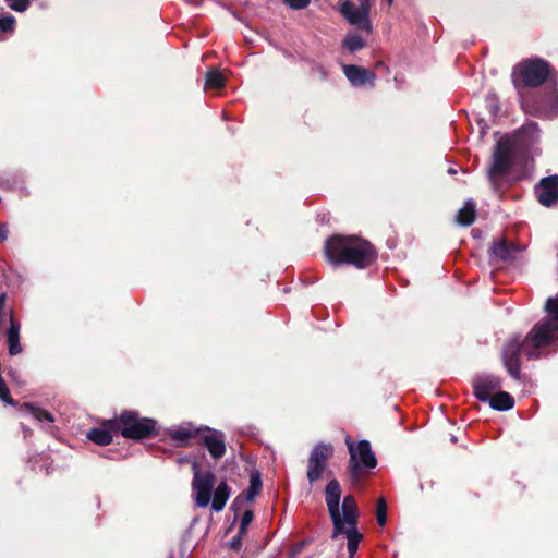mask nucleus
I'll list each match as a JSON object with an SVG mask.
<instances>
[{
    "instance_id": "1",
    "label": "nucleus",
    "mask_w": 558,
    "mask_h": 558,
    "mask_svg": "<svg viewBox=\"0 0 558 558\" xmlns=\"http://www.w3.org/2000/svg\"><path fill=\"white\" fill-rule=\"evenodd\" d=\"M487 179L495 191L523 179V126L496 140L487 168Z\"/></svg>"
},
{
    "instance_id": "2",
    "label": "nucleus",
    "mask_w": 558,
    "mask_h": 558,
    "mask_svg": "<svg viewBox=\"0 0 558 558\" xmlns=\"http://www.w3.org/2000/svg\"><path fill=\"white\" fill-rule=\"evenodd\" d=\"M556 71L546 60L534 57L525 59V87H537L548 83L543 96L525 93V113L553 119L558 114V90Z\"/></svg>"
},
{
    "instance_id": "3",
    "label": "nucleus",
    "mask_w": 558,
    "mask_h": 558,
    "mask_svg": "<svg viewBox=\"0 0 558 558\" xmlns=\"http://www.w3.org/2000/svg\"><path fill=\"white\" fill-rule=\"evenodd\" d=\"M324 253L327 260L333 265H352L365 269L372 265L376 257L374 246L366 240L355 235L330 236L325 242Z\"/></svg>"
},
{
    "instance_id": "4",
    "label": "nucleus",
    "mask_w": 558,
    "mask_h": 558,
    "mask_svg": "<svg viewBox=\"0 0 558 558\" xmlns=\"http://www.w3.org/2000/svg\"><path fill=\"white\" fill-rule=\"evenodd\" d=\"M339 527L332 523L333 531L331 538L337 539L340 535L347 537V548L350 558H353L357 551L359 544L363 539V534L357 530L359 509L355 499L351 495H347L342 500L341 510L339 509Z\"/></svg>"
},
{
    "instance_id": "5",
    "label": "nucleus",
    "mask_w": 558,
    "mask_h": 558,
    "mask_svg": "<svg viewBox=\"0 0 558 558\" xmlns=\"http://www.w3.org/2000/svg\"><path fill=\"white\" fill-rule=\"evenodd\" d=\"M108 426L118 430L124 438L143 439L149 437L156 426L151 418L140 417L134 411H124L117 418L108 420Z\"/></svg>"
},
{
    "instance_id": "6",
    "label": "nucleus",
    "mask_w": 558,
    "mask_h": 558,
    "mask_svg": "<svg viewBox=\"0 0 558 558\" xmlns=\"http://www.w3.org/2000/svg\"><path fill=\"white\" fill-rule=\"evenodd\" d=\"M350 453L349 474L352 481H359L362 475V469H374L377 465V459L372 451L371 442L366 439L360 440L356 445L347 439Z\"/></svg>"
},
{
    "instance_id": "7",
    "label": "nucleus",
    "mask_w": 558,
    "mask_h": 558,
    "mask_svg": "<svg viewBox=\"0 0 558 558\" xmlns=\"http://www.w3.org/2000/svg\"><path fill=\"white\" fill-rule=\"evenodd\" d=\"M360 5L356 8L352 1L345 0L340 5V13L352 25L365 31L372 32V23L369 21V12L374 0H359Z\"/></svg>"
},
{
    "instance_id": "8",
    "label": "nucleus",
    "mask_w": 558,
    "mask_h": 558,
    "mask_svg": "<svg viewBox=\"0 0 558 558\" xmlns=\"http://www.w3.org/2000/svg\"><path fill=\"white\" fill-rule=\"evenodd\" d=\"M333 454L331 444L318 442L311 450L307 463L306 476L311 484L318 481L327 469L328 460Z\"/></svg>"
},
{
    "instance_id": "9",
    "label": "nucleus",
    "mask_w": 558,
    "mask_h": 558,
    "mask_svg": "<svg viewBox=\"0 0 558 558\" xmlns=\"http://www.w3.org/2000/svg\"><path fill=\"white\" fill-rule=\"evenodd\" d=\"M192 470L194 474L192 488L195 493V504L199 508H205L210 502L216 477L211 472H205L202 474L199 463L197 461H193Z\"/></svg>"
},
{
    "instance_id": "10",
    "label": "nucleus",
    "mask_w": 558,
    "mask_h": 558,
    "mask_svg": "<svg viewBox=\"0 0 558 558\" xmlns=\"http://www.w3.org/2000/svg\"><path fill=\"white\" fill-rule=\"evenodd\" d=\"M196 444L205 447L215 460L226 454V436L220 430L202 426Z\"/></svg>"
},
{
    "instance_id": "11",
    "label": "nucleus",
    "mask_w": 558,
    "mask_h": 558,
    "mask_svg": "<svg viewBox=\"0 0 558 558\" xmlns=\"http://www.w3.org/2000/svg\"><path fill=\"white\" fill-rule=\"evenodd\" d=\"M522 349L523 340L520 336H515L504 348V364L509 374L515 379H519L521 374Z\"/></svg>"
},
{
    "instance_id": "12",
    "label": "nucleus",
    "mask_w": 558,
    "mask_h": 558,
    "mask_svg": "<svg viewBox=\"0 0 558 558\" xmlns=\"http://www.w3.org/2000/svg\"><path fill=\"white\" fill-rule=\"evenodd\" d=\"M472 385L475 397L480 401L486 402L487 399H490V396L500 389L501 380L493 374H478L473 378Z\"/></svg>"
},
{
    "instance_id": "13",
    "label": "nucleus",
    "mask_w": 558,
    "mask_h": 558,
    "mask_svg": "<svg viewBox=\"0 0 558 558\" xmlns=\"http://www.w3.org/2000/svg\"><path fill=\"white\" fill-rule=\"evenodd\" d=\"M539 204L551 207L558 202V174L543 178L534 189Z\"/></svg>"
},
{
    "instance_id": "14",
    "label": "nucleus",
    "mask_w": 558,
    "mask_h": 558,
    "mask_svg": "<svg viewBox=\"0 0 558 558\" xmlns=\"http://www.w3.org/2000/svg\"><path fill=\"white\" fill-rule=\"evenodd\" d=\"M520 251L521 248L518 244H514L505 238H499L493 241L488 253L492 260L510 263L515 259Z\"/></svg>"
},
{
    "instance_id": "15",
    "label": "nucleus",
    "mask_w": 558,
    "mask_h": 558,
    "mask_svg": "<svg viewBox=\"0 0 558 558\" xmlns=\"http://www.w3.org/2000/svg\"><path fill=\"white\" fill-rule=\"evenodd\" d=\"M343 73L354 87L368 85L374 87L376 75L373 71L359 65H343Z\"/></svg>"
},
{
    "instance_id": "16",
    "label": "nucleus",
    "mask_w": 558,
    "mask_h": 558,
    "mask_svg": "<svg viewBox=\"0 0 558 558\" xmlns=\"http://www.w3.org/2000/svg\"><path fill=\"white\" fill-rule=\"evenodd\" d=\"M326 495V505L328 508V512L332 523L337 524V529L339 527L340 519H339V505L341 499V487L337 480H331L328 482L325 488Z\"/></svg>"
},
{
    "instance_id": "17",
    "label": "nucleus",
    "mask_w": 558,
    "mask_h": 558,
    "mask_svg": "<svg viewBox=\"0 0 558 558\" xmlns=\"http://www.w3.org/2000/svg\"><path fill=\"white\" fill-rule=\"evenodd\" d=\"M201 427H195L191 423L183 424L177 428H173L169 432L171 439L179 442L180 446H186L191 444H196L198 435L201 433Z\"/></svg>"
},
{
    "instance_id": "18",
    "label": "nucleus",
    "mask_w": 558,
    "mask_h": 558,
    "mask_svg": "<svg viewBox=\"0 0 558 558\" xmlns=\"http://www.w3.org/2000/svg\"><path fill=\"white\" fill-rule=\"evenodd\" d=\"M112 433H118V430H114L113 428H110L108 426V420L104 422L102 427H94L87 433V438L99 445V446H106L109 445L113 437Z\"/></svg>"
},
{
    "instance_id": "19",
    "label": "nucleus",
    "mask_w": 558,
    "mask_h": 558,
    "mask_svg": "<svg viewBox=\"0 0 558 558\" xmlns=\"http://www.w3.org/2000/svg\"><path fill=\"white\" fill-rule=\"evenodd\" d=\"M8 347L10 355H17L22 352L20 343V324L13 319V313H10V327L7 332Z\"/></svg>"
},
{
    "instance_id": "20",
    "label": "nucleus",
    "mask_w": 558,
    "mask_h": 558,
    "mask_svg": "<svg viewBox=\"0 0 558 558\" xmlns=\"http://www.w3.org/2000/svg\"><path fill=\"white\" fill-rule=\"evenodd\" d=\"M492 409L497 411H507L513 408L514 399L506 391H497L487 401Z\"/></svg>"
},
{
    "instance_id": "21",
    "label": "nucleus",
    "mask_w": 558,
    "mask_h": 558,
    "mask_svg": "<svg viewBox=\"0 0 558 558\" xmlns=\"http://www.w3.org/2000/svg\"><path fill=\"white\" fill-rule=\"evenodd\" d=\"M229 495H230V489H229L227 483L221 482L214 492V498L211 501L213 510H215L216 512L221 511L225 508V506L229 499Z\"/></svg>"
},
{
    "instance_id": "22",
    "label": "nucleus",
    "mask_w": 558,
    "mask_h": 558,
    "mask_svg": "<svg viewBox=\"0 0 558 558\" xmlns=\"http://www.w3.org/2000/svg\"><path fill=\"white\" fill-rule=\"evenodd\" d=\"M475 220V203L472 199H468L464 206L458 211L457 222L460 226L469 227Z\"/></svg>"
},
{
    "instance_id": "23",
    "label": "nucleus",
    "mask_w": 558,
    "mask_h": 558,
    "mask_svg": "<svg viewBox=\"0 0 558 558\" xmlns=\"http://www.w3.org/2000/svg\"><path fill=\"white\" fill-rule=\"evenodd\" d=\"M511 78L518 92L520 107L523 108V62H519L513 66Z\"/></svg>"
},
{
    "instance_id": "24",
    "label": "nucleus",
    "mask_w": 558,
    "mask_h": 558,
    "mask_svg": "<svg viewBox=\"0 0 558 558\" xmlns=\"http://www.w3.org/2000/svg\"><path fill=\"white\" fill-rule=\"evenodd\" d=\"M525 150H527V144H534L539 138V128L535 122L525 121ZM529 169L527 151H525V173Z\"/></svg>"
},
{
    "instance_id": "25",
    "label": "nucleus",
    "mask_w": 558,
    "mask_h": 558,
    "mask_svg": "<svg viewBox=\"0 0 558 558\" xmlns=\"http://www.w3.org/2000/svg\"><path fill=\"white\" fill-rule=\"evenodd\" d=\"M225 76L216 69H211L206 73L205 87L211 89H220L225 86Z\"/></svg>"
},
{
    "instance_id": "26",
    "label": "nucleus",
    "mask_w": 558,
    "mask_h": 558,
    "mask_svg": "<svg viewBox=\"0 0 558 558\" xmlns=\"http://www.w3.org/2000/svg\"><path fill=\"white\" fill-rule=\"evenodd\" d=\"M24 408L28 411V413L33 417H35L39 422H43V421H47L49 423L54 422L53 415L44 409H40L32 403H25Z\"/></svg>"
},
{
    "instance_id": "27",
    "label": "nucleus",
    "mask_w": 558,
    "mask_h": 558,
    "mask_svg": "<svg viewBox=\"0 0 558 558\" xmlns=\"http://www.w3.org/2000/svg\"><path fill=\"white\" fill-rule=\"evenodd\" d=\"M343 47L350 52H355L365 47V40L357 34H349L343 40Z\"/></svg>"
},
{
    "instance_id": "28",
    "label": "nucleus",
    "mask_w": 558,
    "mask_h": 558,
    "mask_svg": "<svg viewBox=\"0 0 558 558\" xmlns=\"http://www.w3.org/2000/svg\"><path fill=\"white\" fill-rule=\"evenodd\" d=\"M262 488V480L258 472L252 473L250 478V486L245 490L247 500H253Z\"/></svg>"
},
{
    "instance_id": "29",
    "label": "nucleus",
    "mask_w": 558,
    "mask_h": 558,
    "mask_svg": "<svg viewBox=\"0 0 558 558\" xmlns=\"http://www.w3.org/2000/svg\"><path fill=\"white\" fill-rule=\"evenodd\" d=\"M485 106L492 117H496L500 110L498 97L494 92H489L485 97Z\"/></svg>"
},
{
    "instance_id": "30",
    "label": "nucleus",
    "mask_w": 558,
    "mask_h": 558,
    "mask_svg": "<svg viewBox=\"0 0 558 558\" xmlns=\"http://www.w3.org/2000/svg\"><path fill=\"white\" fill-rule=\"evenodd\" d=\"M376 519L380 526H384L387 522V504L384 498H379L377 501Z\"/></svg>"
},
{
    "instance_id": "31",
    "label": "nucleus",
    "mask_w": 558,
    "mask_h": 558,
    "mask_svg": "<svg viewBox=\"0 0 558 558\" xmlns=\"http://www.w3.org/2000/svg\"><path fill=\"white\" fill-rule=\"evenodd\" d=\"M253 517H254V514H253L252 510L244 511V513L241 518V522H240V526H239V531H238L240 536H243L246 534L247 527L251 524Z\"/></svg>"
},
{
    "instance_id": "32",
    "label": "nucleus",
    "mask_w": 558,
    "mask_h": 558,
    "mask_svg": "<svg viewBox=\"0 0 558 558\" xmlns=\"http://www.w3.org/2000/svg\"><path fill=\"white\" fill-rule=\"evenodd\" d=\"M15 19L12 15H5L0 19V33L12 32L14 29Z\"/></svg>"
},
{
    "instance_id": "33",
    "label": "nucleus",
    "mask_w": 558,
    "mask_h": 558,
    "mask_svg": "<svg viewBox=\"0 0 558 558\" xmlns=\"http://www.w3.org/2000/svg\"><path fill=\"white\" fill-rule=\"evenodd\" d=\"M5 2L8 3L11 10L16 12H24L29 7L28 0H5Z\"/></svg>"
},
{
    "instance_id": "34",
    "label": "nucleus",
    "mask_w": 558,
    "mask_h": 558,
    "mask_svg": "<svg viewBox=\"0 0 558 558\" xmlns=\"http://www.w3.org/2000/svg\"><path fill=\"white\" fill-rule=\"evenodd\" d=\"M311 0H283L290 8L299 10L308 5Z\"/></svg>"
},
{
    "instance_id": "35",
    "label": "nucleus",
    "mask_w": 558,
    "mask_h": 558,
    "mask_svg": "<svg viewBox=\"0 0 558 558\" xmlns=\"http://www.w3.org/2000/svg\"><path fill=\"white\" fill-rule=\"evenodd\" d=\"M242 537L243 536H240V534L238 533L236 536H234L231 542H230V547L233 548V549H239L242 545Z\"/></svg>"
},
{
    "instance_id": "36",
    "label": "nucleus",
    "mask_w": 558,
    "mask_h": 558,
    "mask_svg": "<svg viewBox=\"0 0 558 558\" xmlns=\"http://www.w3.org/2000/svg\"><path fill=\"white\" fill-rule=\"evenodd\" d=\"M8 238V228L5 225H0V241H4Z\"/></svg>"
},
{
    "instance_id": "37",
    "label": "nucleus",
    "mask_w": 558,
    "mask_h": 558,
    "mask_svg": "<svg viewBox=\"0 0 558 558\" xmlns=\"http://www.w3.org/2000/svg\"><path fill=\"white\" fill-rule=\"evenodd\" d=\"M5 301H7V294L5 293H1L0 294V312H3L4 305H5Z\"/></svg>"
},
{
    "instance_id": "38",
    "label": "nucleus",
    "mask_w": 558,
    "mask_h": 558,
    "mask_svg": "<svg viewBox=\"0 0 558 558\" xmlns=\"http://www.w3.org/2000/svg\"><path fill=\"white\" fill-rule=\"evenodd\" d=\"M23 430H24L25 436H26L28 433H31V429H29V428H25V427H23Z\"/></svg>"
},
{
    "instance_id": "39",
    "label": "nucleus",
    "mask_w": 558,
    "mask_h": 558,
    "mask_svg": "<svg viewBox=\"0 0 558 558\" xmlns=\"http://www.w3.org/2000/svg\"><path fill=\"white\" fill-rule=\"evenodd\" d=\"M448 172H449L450 174H454V173H456V170H453V169H451V168H450V169L448 170Z\"/></svg>"
},
{
    "instance_id": "40",
    "label": "nucleus",
    "mask_w": 558,
    "mask_h": 558,
    "mask_svg": "<svg viewBox=\"0 0 558 558\" xmlns=\"http://www.w3.org/2000/svg\"><path fill=\"white\" fill-rule=\"evenodd\" d=\"M457 440H458V439H457V437H456V436H452V437H451V441H452V442H457Z\"/></svg>"
},
{
    "instance_id": "41",
    "label": "nucleus",
    "mask_w": 558,
    "mask_h": 558,
    "mask_svg": "<svg viewBox=\"0 0 558 558\" xmlns=\"http://www.w3.org/2000/svg\"><path fill=\"white\" fill-rule=\"evenodd\" d=\"M383 65H384V64H383L381 62H378L376 66H377V68H381Z\"/></svg>"
},
{
    "instance_id": "42",
    "label": "nucleus",
    "mask_w": 558,
    "mask_h": 558,
    "mask_svg": "<svg viewBox=\"0 0 558 558\" xmlns=\"http://www.w3.org/2000/svg\"><path fill=\"white\" fill-rule=\"evenodd\" d=\"M388 2L389 5L392 4L393 0H386Z\"/></svg>"
},
{
    "instance_id": "43",
    "label": "nucleus",
    "mask_w": 558,
    "mask_h": 558,
    "mask_svg": "<svg viewBox=\"0 0 558 558\" xmlns=\"http://www.w3.org/2000/svg\"><path fill=\"white\" fill-rule=\"evenodd\" d=\"M323 77H326V73L324 70H322Z\"/></svg>"
},
{
    "instance_id": "44",
    "label": "nucleus",
    "mask_w": 558,
    "mask_h": 558,
    "mask_svg": "<svg viewBox=\"0 0 558 558\" xmlns=\"http://www.w3.org/2000/svg\"><path fill=\"white\" fill-rule=\"evenodd\" d=\"M168 558H174L173 554H171Z\"/></svg>"
}]
</instances>
